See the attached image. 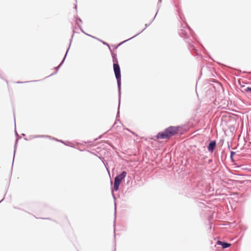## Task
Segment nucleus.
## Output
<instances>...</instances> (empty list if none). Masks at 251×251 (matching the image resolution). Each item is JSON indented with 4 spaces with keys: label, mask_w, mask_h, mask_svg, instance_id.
<instances>
[{
    "label": "nucleus",
    "mask_w": 251,
    "mask_h": 251,
    "mask_svg": "<svg viewBox=\"0 0 251 251\" xmlns=\"http://www.w3.org/2000/svg\"><path fill=\"white\" fill-rule=\"evenodd\" d=\"M126 172L124 171L121 174L115 177L114 184V190L117 191L118 190L120 184L122 180L126 176Z\"/></svg>",
    "instance_id": "1"
},
{
    "label": "nucleus",
    "mask_w": 251,
    "mask_h": 251,
    "mask_svg": "<svg viewBox=\"0 0 251 251\" xmlns=\"http://www.w3.org/2000/svg\"><path fill=\"white\" fill-rule=\"evenodd\" d=\"M169 138L176 134L178 131V128L176 126H170L165 130Z\"/></svg>",
    "instance_id": "2"
},
{
    "label": "nucleus",
    "mask_w": 251,
    "mask_h": 251,
    "mask_svg": "<svg viewBox=\"0 0 251 251\" xmlns=\"http://www.w3.org/2000/svg\"><path fill=\"white\" fill-rule=\"evenodd\" d=\"M114 70L116 78H121V73L119 65L117 63H114L113 65Z\"/></svg>",
    "instance_id": "3"
},
{
    "label": "nucleus",
    "mask_w": 251,
    "mask_h": 251,
    "mask_svg": "<svg viewBox=\"0 0 251 251\" xmlns=\"http://www.w3.org/2000/svg\"><path fill=\"white\" fill-rule=\"evenodd\" d=\"M156 137L157 138L161 139L169 138L166 130H165L164 132L158 133Z\"/></svg>",
    "instance_id": "4"
},
{
    "label": "nucleus",
    "mask_w": 251,
    "mask_h": 251,
    "mask_svg": "<svg viewBox=\"0 0 251 251\" xmlns=\"http://www.w3.org/2000/svg\"><path fill=\"white\" fill-rule=\"evenodd\" d=\"M216 146V142L215 141H212L211 142L208 146V150L209 151L212 152L215 149Z\"/></svg>",
    "instance_id": "5"
},
{
    "label": "nucleus",
    "mask_w": 251,
    "mask_h": 251,
    "mask_svg": "<svg viewBox=\"0 0 251 251\" xmlns=\"http://www.w3.org/2000/svg\"><path fill=\"white\" fill-rule=\"evenodd\" d=\"M231 245L230 244H228V243H224L223 242V244L222 245V247L223 248L225 249V248H228L229 247H230Z\"/></svg>",
    "instance_id": "6"
},
{
    "label": "nucleus",
    "mask_w": 251,
    "mask_h": 251,
    "mask_svg": "<svg viewBox=\"0 0 251 251\" xmlns=\"http://www.w3.org/2000/svg\"><path fill=\"white\" fill-rule=\"evenodd\" d=\"M68 50H69V49H68ZM68 51V50H67V52H66V54H65V57H64V58L63 60L62 61V62H61V63L60 64L59 66H61V65L62 64V63H63V61H64V59H65V57H66V55H67V54Z\"/></svg>",
    "instance_id": "7"
},
{
    "label": "nucleus",
    "mask_w": 251,
    "mask_h": 251,
    "mask_svg": "<svg viewBox=\"0 0 251 251\" xmlns=\"http://www.w3.org/2000/svg\"><path fill=\"white\" fill-rule=\"evenodd\" d=\"M60 142L65 144V145H68V146H73V144L72 143H69V144H67L66 143H65L64 142H63L62 140L60 141Z\"/></svg>",
    "instance_id": "8"
},
{
    "label": "nucleus",
    "mask_w": 251,
    "mask_h": 251,
    "mask_svg": "<svg viewBox=\"0 0 251 251\" xmlns=\"http://www.w3.org/2000/svg\"><path fill=\"white\" fill-rule=\"evenodd\" d=\"M245 90L246 91H251V87H247V88L245 89Z\"/></svg>",
    "instance_id": "9"
},
{
    "label": "nucleus",
    "mask_w": 251,
    "mask_h": 251,
    "mask_svg": "<svg viewBox=\"0 0 251 251\" xmlns=\"http://www.w3.org/2000/svg\"><path fill=\"white\" fill-rule=\"evenodd\" d=\"M217 244L218 245H220L222 246L223 242H222V241H217Z\"/></svg>",
    "instance_id": "10"
},
{
    "label": "nucleus",
    "mask_w": 251,
    "mask_h": 251,
    "mask_svg": "<svg viewBox=\"0 0 251 251\" xmlns=\"http://www.w3.org/2000/svg\"><path fill=\"white\" fill-rule=\"evenodd\" d=\"M117 80H118V85H119H119H120V80H121V79H117Z\"/></svg>",
    "instance_id": "11"
},
{
    "label": "nucleus",
    "mask_w": 251,
    "mask_h": 251,
    "mask_svg": "<svg viewBox=\"0 0 251 251\" xmlns=\"http://www.w3.org/2000/svg\"><path fill=\"white\" fill-rule=\"evenodd\" d=\"M75 23H76V25H78V19H75Z\"/></svg>",
    "instance_id": "12"
},
{
    "label": "nucleus",
    "mask_w": 251,
    "mask_h": 251,
    "mask_svg": "<svg viewBox=\"0 0 251 251\" xmlns=\"http://www.w3.org/2000/svg\"><path fill=\"white\" fill-rule=\"evenodd\" d=\"M43 137V136H36L34 137L37 138V137Z\"/></svg>",
    "instance_id": "13"
},
{
    "label": "nucleus",
    "mask_w": 251,
    "mask_h": 251,
    "mask_svg": "<svg viewBox=\"0 0 251 251\" xmlns=\"http://www.w3.org/2000/svg\"><path fill=\"white\" fill-rule=\"evenodd\" d=\"M75 9L76 10H77V4H75Z\"/></svg>",
    "instance_id": "14"
},
{
    "label": "nucleus",
    "mask_w": 251,
    "mask_h": 251,
    "mask_svg": "<svg viewBox=\"0 0 251 251\" xmlns=\"http://www.w3.org/2000/svg\"><path fill=\"white\" fill-rule=\"evenodd\" d=\"M16 83H22L21 82H20V81H17Z\"/></svg>",
    "instance_id": "15"
},
{
    "label": "nucleus",
    "mask_w": 251,
    "mask_h": 251,
    "mask_svg": "<svg viewBox=\"0 0 251 251\" xmlns=\"http://www.w3.org/2000/svg\"><path fill=\"white\" fill-rule=\"evenodd\" d=\"M238 81L239 83H240V79H238Z\"/></svg>",
    "instance_id": "16"
},
{
    "label": "nucleus",
    "mask_w": 251,
    "mask_h": 251,
    "mask_svg": "<svg viewBox=\"0 0 251 251\" xmlns=\"http://www.w3.org/2000/svg\"><path fill=\"white\" fill-rule=\"evenodd\" d=\"M73 32H74V33H75L76 31L75 30H74Z\"/></svg>",
    "instance_id": "17"
}]
</instances>
